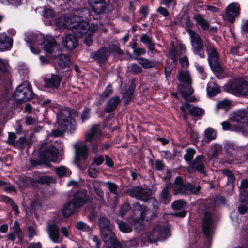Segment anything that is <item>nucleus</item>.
Wrapping results in <instances>:
<instances>
[{"label": "nucleus", "instance_id": "obj_37", "mask_svg": "<svg viewBox=\"0 0 248 248\" xmlns=\"http://www.w3.org/2000/svg\"><path fill=\"white\" fill-rule=\"evenodd\" d=\"M194 19L202 30H207L209 29V22L201 14H195L194 16Z\"/></svg>", "mask_w": 248, "mask_h": 248}, {"label": "nucleus", "instance_id": "obj_21", "mask_svg": "<svg viewBox=\"0 0 248 248\" xmlns=\"http://www.w3.org/2000/svg\"><path fill=\"white\" fill-rule=\"evenodd\" d=\"M51 178L50 176L47 175H44L40 176L37 179H34L30 177L25 176L21 179V181L24 184L29 183L31 184L33 183H38L44 185L50 183L51 182Z\"/></svg>", "mask_w": 248, "mask_h": 248}, {"label": "nucleus", "instance_id": "obj_53", "mask_svg": "<svg viewBox=\"0 0 248 248\" xmlns=\"http://www.w3.org/2000/svg\"><path fill=\"white\" fill-rule=\"evenodd\" d=\"M187 132L191 140H193V142L197 143L199 139V134L192 129L190 124H188Z\"/></svg>", "mask_w": 248, "mask_h": 248}, {"label": "nucleus", "instance_id": "obj_33", "mask_svg": "<svg viewBox=\"0 0 248 248\" xmlns=\"http://www.w3.org/2000/svg\"><path fill=\"white\" fill-rule=\"evenodd\" d=\"M104 241L108 248H122L121 244L112 236V233L104 239Z\"/></svg>", "mask_w": 248, "mask_h": 248}, {"label": "nucleus", "instance_id": "obj_45", "mask_svg": "<svg viewBox=\"0 0 248 248\" xmlns=\"http://www.w3.org/2000/svg\"><path fill=\"white\" fill-rule=\"evenodd\" d=\"M206 91L207 95L210 97H215L221 92L219 87L216 84H214L213 87L207 85Z\"/></svg>", "mask_w": 248, "mask_h": 248}, {"label": "nucleus", "instance_id": "obj_49", "mask_svg": "<svg viewBox=\"0 0 248 248\" xmlns=\"http://www.w3.org/2000/svg\"><path fill=\"white\" fill-rule=\"evenodd\" d=\"M200 189L201 187L199 186L193 185L188 182L186 183V191H189L193 194H196L200 191Z\"/></svg>", "mask_w": 248, "mask_h": 248}, {"label": "nucleus", "instance_id": "obj_34", "mask_svg": "<svg viewBox=\"0 0 248 248\" xmlns=\"http://www.w3.org/2000/svg\"><path fill=\"white\" fill-rule=\"evenodd\" d=\"M9 64L5 62L2 59L0 58V79H4L10 75V72L8 69Z\"/></svg>", "mask_w": 248, "mask_h": 248}, {"label": "nucleus", "instance_id": "obj_24", "mask_svg": "<svg viewBox=\"0 0 248 248\" xmlns=\"http://www.w3.org/2000/svg\"><path fill=\"white\" fill-rule=\"evenodd\" d=\"M186 187V183H185L184 182L182 177L180 176H177L175 179L173 184L172 185V187L173 190L175 191V194H185Z\"/></svg>", "mask_w": 248, "mask_h": 248}, {"label": "nucleus", "instance_id": "obj_7", "mask_svg": "<svg viewBox=\"0 0 248 248\" xmlns=\"http://www.w3.org/2000/svg\"><path fill=\"white\" fill-rule=\"evenodd\" d=\"M125 193L131 197L144 202L149 201L152 195V190L150 188H144L140 186H132L127 189Z\"/></svg>", "mask_w": 248, "mask_h": 248}, {"label": "nucleus", "instance_id": "obj_9", "mask_svg": "<svg viewBox=\"0 0 248 248\" xmlns=\"http://www.w3.org/2000/svg\"><path fill=\"white\" fill-rule=\"evenodd\" d=\"M75 155L74 161L78 167L82 169L83 161H85L89 156V148L86 144L80 143L75 145Z\"/></svg>", "mask_w": 248, "mask_h": 248}, {"label": "nucleus", "instance_id": "obj_4", "mask_svg": "<svg viewBox=\"0 0 248 248\" xmlns=\"http://www.w3.org/2000/svg\"><path fill=\"white\" fill-rule=\"evenodd\" d=\"M223 91L236 96L248 95V82L242 78L230 80L223 86Z\"/></svg>", "mask_w": 248, "mask_h": 248}, {"label": "nucleus", "instance_id": "obj_64", "mask_svg": "<svg viewBox=\"0 0 248 248\" xmlns=\"http://www.w3.org/2000/svg\"><path fill=\"white\" fill-rule=\"evenodd\" d=\"M214 203L216 205L225 204L226 203L225 198L221 196H217L213 200Z\"/></svg>", "mask_w": 248, "mask_h": 248}, {"label": "nucleus", "instance_id": "obj_58", "mask_svg": "<svg viewBox=\"0 0 248 248\" xmlns=\"http://www.w3.org/2000/svg\"><path fill=\"white\" fill-rule=\"evenodd\" d=\"M104 161V158L102 155L94 157L93 160V162L90 166V169H92V167H93L95 165L97 166L101 165Z\"/></svg>", "mask_w": 248, "mask_h": 248}, {"label": "nucleus", "instance_id": "obj_19", "mask_svg": "<svg viewBox=\"0 0 248 248\" xmlns=\"http://www.w3.org/2000/svg\"><path fill=\"white\" fill-rule=\"evenodd\" d=\"M119 213L121 217L123 218L127 219L128 222V219L131 217L139 218V214L137 215V217H136V216L133 213V204L131 206L128 202L124 203L121 206Z\"/></svg>", "mask_w": 248, "mask_h": 248}, {"label": "nucleus", "instance_id": "obj_47", "mask_svg": "<svg viewBox=\"0 0 248 248\" xmlns=\"http://www.w3.org/2000/svg\"><path fill=\"white\" fill-rule=\"evenodd\" d=\"M187 204L186 202L183 199L174 201L171 204V207L174 210H179L183 208Z\"/></svg>", "mask_w": 248, "mask_h": 248}, {"label": "nucleus", "instance_id": "obj_31", "mask_svg": "<svg viewBox=\"0 0 248 248\" xmlns=\"http://www.w3.org/2000/svg\"><path fill=\"white\" fill-rule=\"evenodd\" d=\"M113 93V86L111 84H108L105 88L104 92L99 95V99L96 102L97 105H99L102 104L103 101L108 98Z\"/></svg>", "mask_w": 248, "mask_h": 248}, {"label": "nucleus", "instance_id": "obj_20", "mask_svg": "<svg viewBox=\"0 0 248 248\" xmlns=\"http://www.w3.org/2000/svg\"><path fill=\"white\" fill-rule=\"evenodd\" d=\"M99 224L103 238L106 239L112 233L110 227V221L107 217H102L99 220Z\"/></svg>", "mask_w": 248, "mask_h": 248}, {"label": "nucleus", "instance_id": "obj_32", "mask_svg": "<svg viewBox=\"0 0 248 248\" xmlns=\"http://www.w3.org/2000/svg\"><path fill=\"white\" fill-rule=\"evenodd\" d=\"M226 155L228 156L234 157L237 152L240 149L239 147L233 143H227L224 145Z\"/></svg>", "mask_w": 248, "mask_h": 248}, {"label": "nucleus", "instance_id": "obj_60", "mask_svg": "<svg viewBox=\"0 0 248 248\" xmlns=\"http://www.w3.org/2000/svg\"><path fill=\"white\" fill-rule=\"evenodd\" d=\"M67 169L65 166H61L56 168V172L59 177H62L65 176L67 173Z\"/></svg>", "mask_w": 248, "mask_h": 248}, {"label": "nucleus", "instance_id": "obj_1", "mask_svg": "<svg viewBox=\"0 0 248 248\" xmlns=\"http://www.w3.org/2000/svg\"><path fill=\"white\" fill-rule=\"evenodd\" d=\"M152 201V210L147 208L146 206L141 205L139 202L133 203V212L137 217L139 214V218L131 217L128 219L129 223L134 228L138 231H141L144 226V221H148L153 219L158 211V202L151 197L149 199Z\"/></svg>", "mask_w": 248, "mask_h": 248}, {"label": "nucleus", "instance_id": "obj_11", "mask_svg": "<svg viewBox=\"0 0 248 248\" xmlns=\"http://www.w3.org/2000/svg\"><path fill=\"white\" fill-rule=\"evenodd\" d=\"M214 228V219L212 213L205 211L202 222V230L205 238L209 241L211 240V232Z\"/></svg>", "mask_w": 248, "mask_h": 248}, {"label": "nucleus", "instance_id": "obj_54", "mask_svg": "<svg viewBox=\"0 0 248 248\" xmlns=\"http://www.w3.org/2000/svg\"><path fill=\"white\" fill-rule=\"evenodd\" d=\"M134 92L132 89L126 90L123 96L124 98V103L125 105H128L132 100Z\"/></svg>", "mask_w": 248, "mask_h": 248}, {"label": "nucleus", "instance_id": "obj_2", "mask_svg": "<svg viewBox=\"0 0 248 248\" xmlns=\"http://www.w3.org/2000/svg\"><path fill=\"white\" fill-rule=\"evenodd\" d=\"M90 201V197L86 189L77 190L74 193L73 198L62 209V216L65 218H68L75 212L85 205Z\"/></svg>", "mask_w": 248, "mask_h": 248}, {"label": "nucleus", "instance_id": "obj_17", "mask_svg": "<svg viewBox=\"0 0 248 248\" xmlns=\"http://www.w3.org/2000/svg\"><path fill=\"white\" fill-rule=\"evenodd\" d=\"M78 20H79L78 16H71L70 17L66 16H62L60 18L56 19V23L57 26L66 28H71Z\"/></svg>", "mask_w": 248, "mask_h": 248}, {"label": "nucleus", "instance_id": "obj_13", "mask_svg": "<svg viewBox=\"0 0 248 248\" xmlns=\"http://www.w3.org/2000/svg\"><path fill=\"white\" fill-rule=\"evenodd\" d=\"M99 129L97 125L92 126L89 132L86 135L85 140L92 145V151L94 154L98 153V146L100 145V141L98 140H95V138L98 133Z\"/></svg>", "mask_w": 248, "mask_h": 248}, {"label": "nucleus", "instance_id": "obj_15", "mask_svg": "<svg viewBox=\"0 0 248 248\" xmlns=\"http://www.w3.org/2000/svg\"><path fill=\"white\" fill-rule=\"evenodd\" d=\"M240 7L237 3L229 4L225 9L226 14L224 18L228 22L233 23L240 14Z\"/></svg>", "mask_w": 248, "mask_h": 248}, {"label": "nucleus", "instance_id": "obj_29", "mask_svg": "<svg viewBox=\"0 0 248 248\" xmlns=\"http://www.w3.org/2000/svg\"><path fill=\"white\" fill-rule=\"evenodd\" d=\"M39 37L40 38L39 45L44 46H55L57 45V43L55 38L51 36L45 35L41 34V35Z\"/></svg>", "mask_w": 248, "mask_h": 248}, {"label": "nucleus", "instance_id": "obj_63", "mask_svg": "<svg viewBox=\"0 0 248 248\" xmlns=\"http://www.w3.org/2000/svg\"><path fill=\"white\" fill-rule=\"evenodd\" d=\"M133 49V53L134 57L140 56L144 55L146 50L143 47H132ZM133 56V55H132Z\"/></svg>", "mask_w": 248, "mask_h": 248}, {"label": "nucleus", "instance_id": "obj_3", "mask_svg": "<svg viewBox=\"0 0 248 248\" xmlns=\"http://www.w3.org/2000/svg\"><path fill=\"white\" fill-rule=\"evenodd\" d=\"M64 48L67 50L72 51L76 47H41L46 55L54 59L56 64L62 69L69 68L71 63L70 56L62 53Z\"/></svg>", "mask_w": 248, "mask_h": 248}, {"label": "nucleus", "instance_id": "obj_50", "mask_svg": "<svg viewBox=\"0 0 248 248\" xmlns=\"http://www.w3.org/2000/svg\"><path fill=\"white\" fill-rule=\"evenodd\" d=\"M140 41L144 45L148 46H154V44L152 42V38L147 34H142L140 36Z\"/></svg>", "mask_w": 248, "mask_h": 248}, {"label": "nucleus", "instance_id": "obj_30", "mask_svg": "<svg viewBox=\"0 0 248 248\" xmlns=\"http://www.w3.org/2000/svg\"><path fill=\"white\" fill-rule=\"evenodd\" d=\"M62 42L63 46H77L78 44L77 37L71 34L63 37Z\"/></svg>", "mask_w": 248, "mask_h": 248}, {"label": "nucleus", "instance_id": "obj_8", "mask_svg": "<svg viewBox=\"0 0 248 248\" xmlns=\"http://www.w3.org/2000/svg\"><path fill=\"white\" fill-rule=\"evenodd\" d=\"M170 230L167 226H156L148 233V240L151 243L164 240L170 236Z\"/></svg>", "mask_w": 248, "mask_h": 248}, {"label": "nucleus", "instance_id": "obj_55", "mask_svg": "<svg viewBox=\"0 0 248 248\" xmlns=\"http://www.w3.org/2000/svg\"><path fill=\"white\" fill-rule=\"evenodd\" d=\"M206 48L207 51H208L209 54V57L211 59H212L213 60H217V61H218L219 58V56L217 50L216 49V47Z\"/></svg>", "mask_w": 248, "mask_h": 248}, {"label": "nucleus", "instance_id": "obj_42", "mask_svg": "<svg viewBox=\"0 0 248 248\" xmlns=\"http://www.w3.org/2000/svg\"><path fill=\"white\" fill-rule=\"evenodd\" d=\"M92 10L96 14L103 13L106 8V3L105 0L101 1L98 3H94L90 5Z\"/></svg>", "mask_w": 248, "mask_h": 248}, {"label": "nucleus", "instance_id": "obj_5", "mask_svg": "<svg viewBox=\"0 0 248 248\" xmlns=\"http://www.w3.org/2000/svg\"><path fill=\"white\" fill-rule=\"evenodd\" d=\"M56 125L57 127L51 130V136L53 137H60L64 135L66 131L69 130L72 133L76 129V125L71 124L69 117L65 115L64 113L60 112L57 114Z\"/></svg>", "mask_w": 248, "mask_h": 248}, {"label": "nucleus", "instance_id": "obj_59", "mask_svg": "<svg viewBox=\"0 0 248 248\" xmlns=\"http://www.w3.org/2000/svg\"><path fill=\"white\" fill-rule=\"evenodd\" d=\"M177 47H169V57L172 60L173 62L176 64L177 63Z\"/></svg>", "mask_w": 248, "mask_h": 248}, {"label": "nucleus", "instance_id": "obj_16", "mask_svg": "<svg viewBox=\"0 0 248 248\" xmlns=\"http://www.w3.org/2000/svg\"><path fill=\"white\" fill-rule=\"evenodd\" d=\"M80 18L79 17V20L77 19L75 24L71 26L72 32L77 37H81L87 32L88 23L84 21H80Z\"/></svg>", "mask_w": 248, "mask_h": 248}, {"label": "nucleus", "instance_id": "obj_44", "mask_svg": "<svg viewBox=\"0 0 248 248\" xmlns=\"http://www.w3.org/2000/svg\"><path fill=\"white\" fill-rule=\"evenodd\" d=\"M232 102L231 100L227 99H224L223 100L217 104L216 108L217 109H224L225 111H228L230 110Z\"/></svg>", "mask_w": 248, "mask_h": 248}, {"label": "nucleus", "instance_id": "obj_41", "mask_svg": "<svg viewBox=\"0 0 248 248\" xmlns=\"http://www.w3.org/2000/svg\"><path fill=\"white\" fill-rule=\"evenodd\" d=\"M188 112L190 115L199 119H201L205 112L203 108L196 106L191 107V108L188 109Z\"/></svg>", "mask_w": 248, "mask_h": 248}, {"label": "nucleus", "instance_id": "obj_26", "mask_svg": "<svg viewBox=\"0 0 248 248\" xmlns=\"http://www.w3.org/2000/svg\"><path fill=\"white\" fill-rule=\"evenodd\" d=\"M186 31L190 36L191 43L193 46H203V41L199 34L190 28H188Z\"/></svg>", "mask_w": 248, "mask_h": 248}, {"label": "nucleus", "instance_id": "obj_23", "mask_svg": "<svg viewBox=\"0 0 248 248\" xmlns=\"http://www.w3.org/2000/svg\"><path fill=\"white\" fill-rule=\"evenodd\" d=\"M62 80V77L59 75L52 74L49 78H45L44 81L47 88L57 89Z\"/></svg>", "mask_w": 248, "mask_h": 248}, {"label": "nucleus", "instance_id": "obj_48", "mask_svg": "<svg viewBox=\"0 0 248 248\" xmlns=\"http://www.w3.org/2000/svg\"><path fill=\"white\" fill-rule=\"evenodd\" d=\"M195 153L196 151L193 148H188L186 149V153L185 154L184 158L185 160L187 162L188 164L193 160V156Z\"/></svg>", "mask_w": 248, "mask_h": 248}, {"label": "nucleus", "instance_id": "obj_38", "mask_svg": "<svg viewBox=\"0 0 248 248\" xmlns=\"http://www.w3.org/2000/svg\"><path fill=\"white\" fill-rule=\"evenodd\" d=\"M216 132L212 128H208L204 131V138L202 142L206 143L215 140L216 138Z\"/></svg>", "mask_w": 248, "mask_h": 248}, {"label": "nucleus", "instance_id": "obj_35", "mask_svg": "<svg viewBox=\"0 0 248 248\" xmlns=\"http://www.w3.org/2000/svg\"><path fill=\"white\" fill-rule=\"evenodd\" d=\"M177 78L181 83L191 84L192 82L191 77L187 71H179L177 75Z\"/></svg>", "mask_w": 248, "mask_h": 248}, {"label": "nucleus", "instance_id": "obj_40", "mask_svg": "<svg viewBox=\"0 0 248 248\" xmlns=\"http://www.w3.org/2000/svg\"><path fill=\"white\" fill-rule=\"evenodd\" d=\"M27 141L25 136L20 137L18 140L16 141L11 142V145L15 148L23 150L27 145Z\"/></svg>", "mask_w": 248, "mask_h": 248}, {"label": "nucleus", "instance_id": "obj_36", "mask_svg": "<svg viewBox=\"0 0 248 248\" xmlns=\"http://www.w3.org/2000/svg\"><path fill=\"white\" fill-rule=\"evenodd\" d=\"M41 33H34L33 32H28L25 35V40L29 44H37L39 45L40 41V36Z\"/></svg>", "mask_w": 248, "mask_h": 248}, {"label": "nucleus", "instance_id": "obj_14", "mask_svg": "<svg viewBox=\"0 0 248 248\" xmlns=\"http://www.w3.org/2000/svg\"><path fill=\"white\" fill-rule=\"evenodd\" d=\"M58 149L54 146H50L39 152V156L44 159L47 166H49V160L54 161L58 156Z\"/></svg>", "mask_w": 248, "mask_h": 248}, {"label": "nucleus", "instance_id": "obj_12", "mask_svg": "<svg viewBox=\"0 0 248 248\" xmlns=\"http://www.w3.org/2000/svg\"><path fill=\"white\" fill-rule=\"evenodd\" d=\"M112 53L111 47H100L97 51L91 53L90 58L97 63L103 64L108 61L109 56Z\"/></svg>", "mask_w": 248, "mask_h": 248}, {"label": "nucleus", "instance_id": "obj_10", "mask_svg": "<svg viewBox=\"0 0 248 248\" xmlns=\"http://www.w3.org/2000/svg\"><path fill=\"white\" fill-rule=\"evenodd\" d=\"M205 157L203 155H197L190 163L187 167V171L189 173L197 171L200 173L207 175L205 171V166L204 163Z\"/></svg>", "mask_w": 248, "mask_h": 248}, {"label": "nucleus", "instance_id": "obj_25", "mask_svg": "<svg viewBox=\"0 0 248 248\" xmlns=\"http://www.w3.org/2000/svg\"><path fill=\"white\" fill-rule=\"evenodd\" d=\"M230 120L241 123H248V112L241 110L234 112Z\"/></svg>", "mask_w": 248, "mask_h": 248}, {"label": "nucleus", "instance_id": "obj_56", "mask_svg": "<svg viewBox=\"0 0 248 248\" xmlns=\"http://www.w3.org/2000/svg\"><path fill=\"white\" fill-rule=\"evenodd\" d=\"M240 201L248 206V191L246 189L240 191Z\"/></svg>", "mask_w": 248, "mask_h": 248}, {"label": "nucleus", "instance_id": "obj_6", "mask_svg": "<svg viewBox=\"0 0 248 248\" xmlns=\"http://www.w3.org/2000/svg\"><path fill=\"white\" fill-rule=\"evenodd\" d=\"M13 97L16 104L19 105L36 98L37 95L33 93L30 83L21 84L16 87Z\"/></svg>", "mask_w": 248, "mask_h": 248}, {"label": "nucleus", "instance_id": "obj_46", "mask_svg": "<svg viewBox=\"0 0 248 248\" xmlns=\"http://www.w3.org/2000/svg\"><path fill=\"white\" fill-rule=\"evenodd\" d=\"M118 226L120 231L123 232L128 233L132 231V227L127 223L123 221H119Z\"/></svg>", "mask_w": 248, "mask_h": 248}, {"label": "nucleus", "instance_id": "obj_22", "mask_svg": "<svg viewBox=\"0 0 248 248\" xmlns=\"http://www.w3.org/2000/svg\"><path fill=\"white\" fill-rule=\"evenodd\" d=\"M128 55L130 59L138 60L139 64L141 65V66L144 69H149L155 67L157 65V63L155 61H152L142 57L139 58L134 57L130 53H129Z\"/></svg>", "mask_w": 248, "mask_h": 248}, {"label": "nucleus", "instance_id": "obj_52", "mask_svg": "<svg viewBox=\"0 0 248 248\" xmlns=\"http://www.w3.org/2000/svg\"><path fill=\"white\" fill-rule=\"evenodd\" d=\"M177 90L179 91V92L181 93L182 96L184 98V99L186 100H187V98L188 96L191 95L193 93V91L190 92L189 93L187 92L186 91H185L184 89L186 88V87L184 85L182 84H179L177 85Z\"/></svg>", "mask_w": 248, "mask_h": 248}, {"label": "nucleus", "instance_id": "obj_57", "mask_svg": "<svg viewBox=\"0 0 248 248\" xmlns=\"http://www.w3.org/2000/svg\"><path fill=\"white\" fill-rule=\"evenodd\" d=\"M75 226L78 230L83 232H88L91 230V228L89 225L82 221L77 222Z\"/></svg>", "mask_w": 248, "mask_h": 248}, {"label": "nucleus", "instance_id": "obj_61", "mask_svg": "<svg viewBox=\"0 0 248 248\" xmlns=\"http://www.w3.org/2000/svg\"><path fill=\"white\" fill-rule=\"evenodd\" d=\"M90 112L91 108L89 107H86L81 116L82 122L84 123L89 119Z\"/></svg>", "mask_w": 248, "mask_h": 248}, {"label": "nucleus", "instance_id": "obj_62", "mask_svg": "<svg viewBox=\"0 0 248 248\" xmlns=\"http://www.w3.org/2000/svg\"><path fill=\"white\" fill-rule=\"evenodd\" d=\"M107 184L108 185V188L109 191L111 193L117 195V190L118 188V185H116L115 183L111 182H108Z\"/></svg>", "mask_w": 248, "mask_h": 248}, {"label": "nucleus", "instance_id": "obj_18", "mask_svg": "<svg viewBox=\"0 0 248 248\" xmlns=\"http://www.w3.org/2000/svg\"><path fill=\"white\" fill-rule=\"evenodd\" d=\"M121 102L120 96L118 95L110 98L106 104L104 112L106 113H113L117 109Z\"/></svg>", "mask_w": 248, "mask_h": 248}, {"label": "nucleus", "instance_id": "obj_28", "mask_svg": "<svg viewBox=\"0 0 248 248\" xmlns=\"http://www.w3.org/2000/svg\"><path fill=\"white\" fill-rule=\"evenodd\" d=\"M208 62L211 69L216 77H218L219 75L223 73V69L218 61H217V60H212L209 59Z\"/></svg>", "mask_w": 248, "mask_h": 248}, {"label": "nucleus", "instance_id": "obj_51", "mask_svg": "<svg viewBox=\"0 0 248 248\" xmlns=\"http://www.w3.org/2000/svg\"><path fill=\"white\" fill-rule=\"evenodd\" d=\"M160 200L162 202L165 204L170 202L171 198L169 195V191H167V188L162 189L161 193Z\"/></svg>", "mask_w": 248, "mask_h": 248}, {"label": "nucleus", "instance_id": "obj_43", "mask_svg": "<svg viewBox=\"0 0 248 248\" xmlns=\"http://www.w3.org/2000/svg\"><path fill=\"white\" fill-rule=\"evenodd\" d=\"M13 44V39L11 37L5 34L0 33V46H12Z\"/></svg>", "mask_w": 248, "mask_h": 248}, {"label": "nucleus", "instance_id": "obj_27", "mask_svg": "<svg viewBox=\"0 0 248 248\" xmlns=\"http://www.w3.org/2000/svg\"><path fill=\"white\" fill-rule=\"evenodd\" d=\"M48 232L49 238L55 243L59 242L60 236L59 228L58 226L55 223L49 225L48 229Z\"/></svg>", "mask_w": 248, "mask_h": 248}, {"label": "nucleus", "instance_id": "obj_39", "mask_svg": "<svg viewBox=\"0 0 248 248\" xmlns=\"http://www.w3.org/2000/svg\"><path fill=\"white\" fill-rule=\"evenodd\" d=\"M222 174L224 176L227 177V181L226 185L230 186L232 184H233L235 181L236 177L232 172V171L228 169H224L222 170Z\"/></svg>", "mask_w": 248, "mask_h": 248}]
</instances>
